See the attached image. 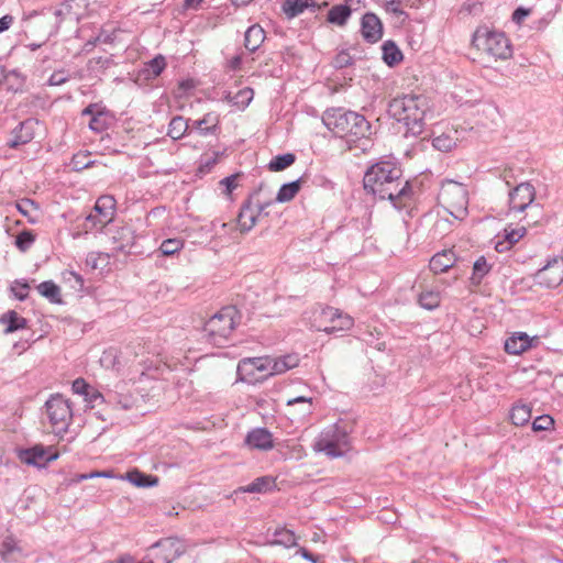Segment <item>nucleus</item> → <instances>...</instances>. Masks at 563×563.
Here are the masks:
<instances>
[{"mask_svg": "<svg viewBox=\"0 0 563 563\" xmlns=\"http://www.w3.org/2000/svg\"><path fill=\"white\" fill-rule=\"evenodd\" d=\"M366 194L379 200H389L396 209L401 203L413 199L415 191L409 179L404 178V170L398 159L383 156L369 165L363 177Z\"/></svg>", "mask_w": 563, "mask_h": 563, "instance_id": "obj_1", "label": "nucleus"}, {"mask_svg": "<svg viewBox=\"0 0 563 563\" xmlns=\"http://www.w3.org/2000/svg\"><path fill=\"white\" fill-rule=\"evenodd\" d=\"M322 123L335 136L344 139L349 148L356 147L358 141L368 140L373 133L372 124L363 114L342 107L327 109Z\"/></svg>", "mask_w": 563, "mask_h": 563, "instance_id": "obj_2", "label": "nucleus"}, {"mask_svg": "<svg viewBox=\"0 0 563 563\" xmlns=\"http://www.w3.org/2000/svg\"><path fill=\"white\" fill-rule=\"evenodd\" d=\"M427 99L421 95H404L394 98L388 103L387 112L390 118L405 126L406 137H418L426 131Z\"/></svg>", "mask_w": 563, "mask_h": 563, "instance_id": "obj_3", "label": "nucleus"}, {"mask_svg": "<svg viewBox=\"0 0 563 563\" xmlns=\"http://www.w3.org/2000/svg\"><path fill=\"white\" fill-rule=\"evenodd\" d=\"M251 310L239 299L235 305L223 307L213 314L205 324L203 331L209 341L217 345L225 343L232 331L241 323L246 314L250 319Z\"/></svg>", "mask_w": 563, "mask_h": 563, "instance_id": "obj_4", "label": "nucleus"}, {"mask_svg": "<svg viewBox=\"0 0 563 563\" xmlns=\"http://www.w3.org/2000/svg\"><path fill=\"white\" fill-rule=\"evenodd\" d=\"M352 426L342 420L324 428L313 443V450L331 459L343 456L350 450Z\"/></svg>", "mask_w": 563, "mask_h": 563, "instance_id": "obj_5", "label": "nucleus"}, {"mask_svg": "<svg viewBox=\"0 0 563 563\" xmlns=\"http://www.w3.org/2000/svg\"><path fill=\"white\" fill-rule=\"evenodd\" d=\"M472 46L496 59H507L512 55L510 41L501 31L479 25L472 35Z\"/></svg>", "mask_w": 563, "mask_h": 563, "instance_id": "obj_6", "label": "nucleus"}, {"mask_svg": "<svg viewBox=\"0 0 563 563\" xmlns=\"http://www.w3.org/2000/svg\"><path fill=\"white\" fill-rule=\"evenodd\" d=\"M49 423L57 433H65L73 420V408L68 399L60 394L52 395L45 402Z\"/></svg>", "mask_w": 563, "mask_h": 563, "instance_id": "obj_7", "label": "nucleus"}, {"mask_svg": "<svg viewBox=\"0 0 563 563\" xmlns=\"http://www.w3.org/2000/svg\"><path fill=\"white\" fill-rule=\"evenodd\" d=\"M271 358L268 357H246L242 358L236 367V380L247 384L263 382L271 372Z\"/></svg>", "mask_w": 563, "mask_h": 563, "instance_id": "obj_8", "label": "nucleus"}, {"mask_svg": "<svg viewBox=\"0 0 563 563\" xmlns=\"http://www.w3.org/2000/svg\"><path fill=\"white\" fill-rule=\"evenodd\" d=\"M148 551V556L159 563H172L186 552V547L177 537H168L152 544Z\"/></svg>", "mask_w": 563, "mask_h": 563, "instance_id": "obj_9", "label": "nucleus"}, {"mask_svg": "<svg viewBox=\"0 0 563 563\" xmlns=\"http://www.w3.org/2000/svg\"><path fill=\"white\" fill-rule=\"evenodd\" d=\"M18 455L23 463L38 468L47 466L51 462H54L59 457V453L56 450H53L52 446L46 448L42 444L21 449Z\"/></svg>", "mask_w": 563, "mask_h": 563, "instance_id": "obj_10", "label": "nucleus"}, {"mask_svg": "<svg viewBox=\"0 0 563 563\" xmlns=\"http://www.w3.org/2000/svg\"><path fill=\"white\" fill-rule=\"evenodd\" d=\"M534 283L545 287L555 288L563 282V262L553 258L533 275Z\"/></svg>", "mask_w": 563, "mask_h": 563, "instance_id": "obj_11", "label": "nucleus"}, {"mask_svg": "<svg viewBox=\"0 0 563 563\" xmlns=\"http://www.w3.org/2000/svg\"><path fill=\"white\" fill-rule=\"evenodd\" d=\"M40 121L35 118H27L20 122L11 132V137L7 141V146L18 150L22 145L30 143L35 136V128Z\"/></svg>", "mask_w": 563, "mask_h": 563, "instance_id": "obj_12", "label": "nucleus"}, {"mask_svg": "<svg viewBox=\"0 0 563 563\" xmlns=\"http://www.w3.org/2000/svg\"><path fill=\"white\" fill-rule=\"evenodd\" d=\"M536 189L530 183H521L509 191L510 210L522 212L534 200Z\"/></svg>", "mask_w": 563, "mask_h": 563, "instance_id": "obj_13", "label": "nucleus"}, {"mask_svg": "<svg viewBox=\"0 0 563 563\" xmlns=\"http://www.w3.org/2000/svg\"><path fill=\"white\" fill-rule=\"evenodd\" d=\"M361 33L367 43H377L383 37V22L375 13L366 12L361 19Z\"/></svg>", "mask_w": 563, "mask_h": 563, "instance_id": "obj_14", "label": "nucleus"}, {"mask_svg": "<svg viewBox=\"0 0 563 563\" xmlns=\"http://www.w3.org/2000/svg\"><path fill=\"white\" fill-rule=\"evenodd\" d=\"M71 390L74 394L82 396L90 408H95L96 404L112 402L111 399L107 400L97 388L88 384L82 377H78L73 382Z\"/></svg>", "mask_w": 563, "mask_h": 563, "instance_id": "obj_15", "label": "nucleus"}, {"mask_svg": "<svg viewBox=\"0 0 563 563\" xmlns=\"http://www.w3.org/2000/svg\"><path fill=\"white\" fill-rule=\"evenodd\" d=\"M540 342L538 336L530 338L525 332H516L505 341V351L508 354L519 355Z\"/></svg>", "mask_w": 563, "mask_h": 563, "instance_id": "obj_16", "label": "nucleus"}, {"mask_svg": "<svg viewBox=\"0 0 563 563\" xmlns=\"http://www.w3.org/2000/svg\"><path fill=\"white\" fill-rule=\"evenodd\" d=\"M257 194V190L250 195L242 203L239 216L238 225L241 232L245 233L251 231L256 224L258 212H255L253 203V196Z\"/></svg>", "mask_w": 563, "mask_h": 563, "instance_id": "obj_17", "label": "nucleus"}, {"mask_svg": "<svg viewBox=\"0 0 563 563\" xmlns=\"http://www.w3.org/2000/svg\"><path fill=\"white\" fill-rule=\"evenodd\" d=\"M244 443L251 449L267 451L274 448L273 434L266 428H255L247 432Z\"/></svg>", "mask_w": 563, "mask_h": 563, "instance_id": "obj_18", "label": "nucleus"}, {"mask_svg": "<svg viewBox=\"0 0 563 563\" xmlns=\"http://www.w3.org/2000/svg\"><path fill=\"white\" fill-rule=\"evenodd\" d=\"M459 261L460 257L456 255L453 249L443 250L441 252L435 253L431 257L429 262V267L434 274H441L454 267L459 263Z\"/></svg>", "mask_w": 563, "mask_h": 563, "instance_id": "obj_19", "label": "nucleus"}, {"mask_svg": "<svg viewBox=\"0 0 563 563\" xmlns=\"http://www.w3.org/2000/svg\"><path fill=\"white\" fill-rule=\"evenodd\" d=\"M115 211V199L113 196L103 195L99 197L93 207V213L98 216L101 227H106L113 220Z\"/></svg>", "mask_w": 563, "mask_h": 563, "instance_id": "obj_20", "label": "nucleus"}, {"mask_svg": "<svg viewBox=\"0 0 563 563\" xmlns=\"http://www.w3.org/2000/svg\"><path fill=\"white\" fill-rule=\"evenodd\" d=\"M0 324L4 325L3 333L10 334L29 328V320L21 317L15 310H8L0 316Z\"/></svg>", "mask_w": 563, "mask_h": 563, "instance_id": "obj_21", "label": "nucleus"}, {"mask_svg": "<svg viewBox=\"0 0 563 563\" xmlns=\"http://www.w3.org/2000/svg\"><path fill=\"white\" fill-rule=\"evenodd\" d=\"M266 38V33L260 24H253L244 33V47L249 53H255Z\"/></svg>", "mask_w": 563, "mask_h": 563, "instance_id": "obj_22", "label": "nucleus"}, {"mask_svg": "<svg viewBox=\"0 0 563 563\" xmlns=\"http://www.w3.org/2000/svg\"><path fill=\"white\" fill-rule=\"evenodd\" d=\"M166 58L158 54L154 58L144 64V67L139 70V78L151 80L158 77L166 68Z\"/></svg>", "mask_w": 563, "mask_h": 563, "instance_id": "obj_23", "label": "nucleus"}, {"mask_svg": "<svg viewBox=\"0 0 563 563\" xmlns=\"http://www.w3.org/2000/svg\"><path fill=\"white\" fill-rule=\"evenodd\" d=\"M190 128L197 130L199 134L203 136L217 135L220 130L219 119L216 114L209 112L201 119L194 121Z\"/></svg>", "mask_w": 563, "mask_h": 563, "instance_id": "obj_24", "label": "nucleus"}, {"mask_svg": "<svg viewBox=\"0 0 563 563\" xmlns=\"http://www.w3.org/2000/svg\"><path fill=\"white\" fill-rule=\"evenodd\" d=\"M123 479H126L135 487L147 488L154 487L158 483V477L155 475L143 473L137 468L130 470L122 476Z\"/></svg>", "mask_w": 563, "mask_h": 563, "instance_id": "obj_25", "label": "nucleus"}, {"mask_svg": "<svg viewBox=\"0 0 563 563\" xmlns=\"http://www.w3.org/2000/svg\"><path fill=\"white\" fill-rule=\"evenodd\" d=\"M351 7L345 3L333 5L327 13V22L336 26L346 25L352 15Z\"/></svg>", "mask_w": 563, "mask_h": 563, "instance_id": "obj_26", "label": "nucleus"}, {"mask_svg": "<svg viewBox=\"0 0 563 563\" xmlns=\"http://www.w3.org/2000/svg\"><path fill=\"white\" fill-rule=\"evenodd\" d=\"M274 486L275 482L272 476H261L249 485L239 487L234 493L263 494L272 490Z\"/></svg>", "mask_w": 563, "mask_h": 563, "instance_id": "obj_27", "label": "nucleus"}, {"mask_svg": "<svg viewBox=\"0 0 563 563\" xmlns=\"http://www.w3.org/2000/svg\"><path fill=\"white\" fill-rule=\"evenodd\" d=\"M492 269L493 265L488 264L484 255H481L473 264L470 284L476 287L479 286Z\"/></svg>", "mask_w": 563, "mask_h": 563, "instance_id": "obj_28", "label": "nucleus"}, {"mask_svg": "<svg viewBox=\"0 0 563 563\" xmlns=\"http://www.w3.org/2000/svg\"><path fill=\"white\" fill-rule=\"evenodd\" d=\"M382 58L384 63L389 67L397 66L404 59L402 52L400 51L398 45L391 40L384 42V44L382 45Z\"/></svg>", "mask_w": 563, "mask_h": 563, "instance_id": "obj_29", "label": "nucleus"}, {"mask_svg": "<svg viewBox=\"0 0 563 563\" xmlns=\"http://www.w3.org/2000/svg\"><path fill=\"white\" fill-rule=\"evenodd\" d=\"M302 183H305L303 176L294 181L283 184L277 191L275 200L279 203L291 201L301 189Z\"/></svg>", "mask_w": 563, "mask_h": 563, "instance_id": "obj_30", "label": "nucleus"}, {"mask_svg": "<svg viewBox=\"0 0 563 563\" xmlns=\"http://www.w3.org/2000/svg\"><path fill=\"white\" fill-rule=\"evenodd\" d=\"M271 372L268 375L282 374L299 364L298 354H287L275 360H271Z\"/></svg>", "mask_w": 563, "mask_h": 563, "instance_id": "obj_31", "label": "nucleus"}, {"mask_svg": "<svg viewBox=\"0 0 563 563\" xmlns=\"http://www.w3.org/2000/svg\"><path fill=\"white\" fill-rule=\"evenodd\" d=\"M113 121V115L110 113L109 110H107L104 107H102L98 113L93 115L89 120V129L92 130L96 133H102L106 131Z\"/></svg>", "mask_w": 563, "mask_h": 563, "instance_id": "obj_32", "label": "nucleus"}, {"mask_svg": "<svg viewBox=\"0 0 563 563\" xmlns=\"http://www.w3.org/2000/svg\"><path fill=\"white\" fill-rule=\"evenodd\" d=\"M36 289L41 296L48 299L52 303L62 305L64 302L60 295V288L53 280L42 282L36 286Z\"/></svg>", "mask_w": 563, "mask_h": 563, "instance_id": "obj_33", "label": "nucleus"}, {"mask_svg": "<svg viewBox=\"0 0 563 563\" xmlns=\"http://www.w3.org/2000/svg\"><path fill=\"white\" fill-rule=\"evenodd\" d=\"M189 128L188 120L181 115H176L168 124L167 135L175 141L180 140L186 135Z\"/></svg>", "mask_w": 563, "mask_h": 563, "instance_id": "obj_34", "label": "nucleus"}, {"mask_svg": "<svg viewBox=\"0 0 563 563\" xmlns=\"http://www.w3.org/2000/svg\"><path fill=\"white\" fill-rule=\"evenodd\" d=\"M115 241H121L120 244L117 246V250L120 252L125 253H132V247L134 246V231L129 228L124 227L120 231H118V236L113 238Z\"/></svg>", "mask_w": 563, "mask_h": 563, "instance_id": "obj_35", "label": "nucleus"}, {"mask_svg": "<svg viewBox=\"0 0 563 563\" xmlns=\"http://www.w3.org/2000/svg\"><path fill=\"white\" fill-rule=\"evenodd\" d=\"M296 159L297 157L294 153L278 154L269 161L267 167L271 172H282L290 167Z\"/></svg>", "mask_w": 563, "mask_h": 563, "instance_id": "obj_36", "label": "nucleus"}, {"mask_svg": "<svg viewBox=\"0 0 563 563\" xmlns=\"http://www.w3.org/2000/svg\"><path fill=\"white\" fill-rule=\"evenodd\" d=\"M114 65V60L111 57H92L87 63V70L90 75L99 76Z\"/></svg>", "mask_w": 563, "mask_h": 563, "instance_id": "obj_37", "label": "nucleus"}, {"mask_svg": "<svg viewBox=\"0 0 563 563\" xmlns=\"http://www.w3.org/2000/svg\"><path fill=\"white\" fill-rule=\"evenodd\" d=\"M4 81L8 90L12 92H22L25 85V76H23L18 69H12L4 75Z\"/></svg>", "mask_w": 563, "mask_h": 563, "instance_id": "obj_38", "label": "nucleus"}, {"mask_svg": "<svg viewBox=\"0 0 563 563\" xmlns=\"http://www.w3.org/2000/svg\"><path fill=\"white\" fill-rule=\"evenodd\" d=\"M354 324V320L351 316L346 313H341V316L336 319V322L330 325H325L321 329L323 332L328 334H336L339 332H345L350 330Z\"/></svg>", "mask_w": 563, "mask_h": 563, "instance_id": "obj_39", "label": "nucleus"}, {"mask_svg": "<svg viewBox=\"0 0 563 563\" xmlns=\"http://www.w3.org/2000/svg\"><path fill=\"white\" fill-rule=\"evenodd\" d=\"M89 152H78L73 155L68 166L71 170L81 172L86 168H90L96 164V161L90 158Z\"/></svg>", "mask_w": 563, "mask_h": 563, "instance_id": "obj_40", "label": "nucleus"}, {"mask_svg": "<svg viewBox=\"0 0 563 563\" xmlns=\"http://www.w3.org/2000/svg\"><path fill=\"white\" fill-rule=\"evenodd\" d=\"M531 418V408L528 405H515L510 410V420L515 426H525Z\"/></svg>", "mask_w": 563, "mask_h": 563, "instance_id": "obj_41", "label": "nucleus"}, {"mask_svg": "<svg viewBox=\"0 0 563 563\" xmlns=\"http://www.w3.org/2000/svg\"><path fill=\"white\" fill-rule=\"evenodd\" d=\"M282 10L288 20H291L301 13L305 10H308L306 7V2L303 0H284L282 3Z\"/></svg>", "mask_w": 563, "mask_h": 563, "instance_id": "obj_42", "label": "nucleus"}, {"mask_svg": "<svg viewBox=\"0 0 563 563\" xmlns=\"http://www.w3.org/2000/svg\"><path fill=\"white\" fill-rule=\"evenodd\" d=\"M16 210L24 217L27 218V222L31 224L37 223V218L32 217L30 209L40 210V203L30 198H23L15 202Z\"/></svg>", "mask_w": 563, "mask_h": 563, "instance_id": "obj_43", "label": "nucleus"}, {"mask_svg": "<svg viewBox=\"0 0 563 563\" xmlns=\"http://www.w3.org/2000/svg\"><path fill=\"white\" fill-rule=\"evenodd\" d=\"M441 297L439 291H422L418 297V303L426 310H434L440 306Z\"/></svg>", "mask_w": 563, "mask_h": 563, "instance_id": "obj_44", "label": "nucleus"}, {"mask_svg": "<svg viewBox=\"0 0 563 563\" xmlns=\"http://www.w3.org/2000/svg\"><path fill=\"white\" fill-rule=\"evenodd\" d=\"M254 90L250 87L240 89L233 97L228 96L230 102L236 106L239 109H245L253 100Z\"/></svg>", "mask_w": 563, "mask_h": 563, "instance_id": "obj_45", "label": "nucleus"}, {"mask_svg": "<svg viewBox=\"0 0 563 563\" xmlns=\"http://www.w3.org/2000/svg\"><path fill=\"white\" fill-rule=\"evenodd\" d=\"M274 537L275 544L284 545L286 548L294 547L297 543V539L294 531L288 530L286 528L276 529V531L274 532Z\"/></svg>", "mask_w": 563, "mask_h": 563, "instance_id": "obj_46", "label": "nucleus"}, {"mask_svg": "<svg viewBox=\"0 0 563 563\" xmlns=\"http://www.w3.org/2000/svg\"><path fill=\"white\" fill-rule=\"evenodd\" d=\"M36 235L32 230L24 229L15 238V246L21 252H26L35 242Z\"/></svg>", "mask_w": 563, "mask_h": 563, "instance_id": "obj_47", "label": "nucleus"}, {"mask_svg": "<svg viewBox=\"0 0 563 563\" xmlns=\"http://www.w3.org/2000/svg\"><path fill=\"white\" fill-rule=\"evenodd\" d=\"M223 155V152H213L211 156L203 155L200 158L199 166L197 168V173L199 175H206L212 170V168L217 165L219 157Z\"/></svg>", "mask_w": 563, "mask_h": 563, "instance_id": "obj_48", "label": "nucleus"}, {"mask_svg": "<svg viewBox=\"0 0 563 563\" xmlns=\"http://www.w3.org/2000/svg\"><path fill=\"white\" fill-rule=\"evenodd\" d=\"M62 276H63V280L65 283L69 284V286L73 289H75L77 291H81L84 289L85 279L80 274H78L74 271L66 269L62 273Z\"/></svg>", "mask_w": 563, "mask_h": 563, "instance_id": "obj_49", "label": "nucleus"}, {"mask_svg": "<svg viewBox=\"0 0 563 563\" xmlns=\"http://www.w3.org/2000/svg\"><path fill=\"white\" fill-rule=\"evenodd\" d=\"M184 246V241L180 239L164 240L159 246V251L165 256H170L179 252Z\"/></svg>", "mask_w": 563, "mask_h": 563, "instance_id": "obj_50", "label": "nucleus"}, {"mask_svg": "<svg viewBox=\"0 0 563 563\" xmlns=\"http://www.w3.org/2000/svg\"><path fill=\"white\" fill-rule=\"evenodd\" d=\"M30 285L26 279H15L11 286V291L15 299L24 301L29 296Z\"/></svg>", "mask_w": 563, "mask_h": 563, "instance_id": "obj_51", "label": "nucleus"}, {"mask_svg": "<svg viewBox=\"0 0 563 563\" xmlns=\"http://www.w3.org/2000/svg\"><path fill=\"white\" fill-rule=\"evenodd\" d=\"M15 552L21 554L22 549L19 547L18 541L15 540L14 537L8 536L1 544L0 553L5 559H8L9 556L13 555Z\"/></svg>", "mask_w": 563, "mask_h": 563, "instance_id": "obj_52", "label": "nucleus"}, {"mask_svg": "<svg viewBox=\"0 0 563 563\" xmlns=\"http://www.w3.org/2000/svg\"><path fill=\"white\" fill-rule=\"evenodd\" d=\"M354 64V58L347 49L340 51L333 58L332 65L336 69H342Z\"/></svg>", "mask_w": 563, "mask_h": 563, "instance_id": "obj_53", "label": "nucleus"}, {"mask_svg": "<svg viewBox=\"0 0 563 563\" xmlns=\"http://www.w3.org/2000/svg\"><path fill=\"white\" fill-rule=\"evenodd\" d=\"M432 145L435 150L445 153L455 146V142L451 136L442 134L432 140Z\"/></svg>", "mask_w": 563, "mask_h": 563, "instance_id": "obj_54", "label": "nucleus"}, {"mask_svg": "<svg viewBox=\"0 0 563 563\" xmlns=\"http://www.w3.org/2000/svg\"><path fill=\"white\" fill-rule=\"evenodd\" d=\"M554 424V420L549 415L538 416L532 422V430L538 431H547Z\"/></svg>", "mask_w": 563, "mask_h": 563, "instance_id": "obj_55", "label": "nucleus"}, {"mask_svg": "<svg viewBox=\"0 0 563 563\" xmlns=\"http://www.w3.org/2000/svg\"><path fill=\"white\" fill-rule=\"evenodd\" d=\"M70 79L67 70L58 69L52 73L47 80V86H62Z\"/></svg>", "mask_w": 563, "mask_h": 563, "instance_id": "obj_56", "label": "nucleus"}, {"mask_svg": "<svg viewBox=\"0 0 563 563\" xmlns=\"http://www.w3.org/2000/svg\"><path fill=\"white\" fill-rule=\"evenodd\" d=\"M527 229L525 227L517 229H505V241L509 244V246L516 244L520 241V239L526 234Z\"/></svg>", "mask_w": 563, "mask_h": 563, "instance_id": "obj_57", "label": "nucleus"}, {"mask_svg": "<svg viewBox=\"0 0 563 563\" xmlns=\"http://www.w3.org/2000/svg\"><path fill=\"white\" fill-rule=\"evenodd\" d=\"M98 216H96L93 212H90L84 220L82 222V230L85 232H89V231H92V230H98V229H102L103 227H101V222L98 221Z\"/></svg>", "mask_w": 563, "mask_h": 563, "instance_id": "obj_58", "label": "nucleus"}, {"mask_svg": "<svg viewBox=\"0 0 563 563\" xmlns=\"http://www.w3.org/2000/svg\"><path fill=\"white\" fill-rule=\"evenodd\" d=\"M341 313H343L341 310L331 306H325L321 310V318L324 321H329L330 324H333L334 322H336V319L341 316Z\"/></svg>", "mask_w": 563, "mask_h": 563, "instance_id": "obj_59", "label": "nucleus"}, {"mask_svg": "<svg viewBox=\"0 0 563 563\" xmlns=\"http://www.w3.org/2000/svg\"><path fill=\"white\" fill-rule=\"evenodd\" d=\"M341 313H343L341 310L331 306H325L321 310V318L324 321H329L330 324H333L334 322H336V319L341 316Z\"/></svg>", "mask_w": 563, "mask_h": 563, "instance_id": "obj_60", "label": "nucleus"}, {"mask_svg": "<svg viewBox=\"0 0 563 563\" xmlns=\"http://www.w3.org/2000/svg\"><path fill=\"white\" fill-rule=\"evenodd\" d=\"M531 13V10L525 7H518L515 9L511 15L512 22L516 24H521L527 16H529Z\"/></svg>", "mask_w": 563, "mask_h": 563, "instance_id": "obj_61", "label": "nucleus"}, {"mask_svg": "<svg viewBox=\"0 0 563 563\" xmlns=\"http://www.w3.org/2000/svg\"><path fill=\"white\" fill-rule=\"evenodd\" d=\"M241 174H233L224 177L220 184L225 187V194L230 195L236 188V178L240 177Z\"/></svg>", "mask_w": 563, "mask_h": 563, "instance_id": "obj_62", "label": "nucleus"}, {"mask_svg": "<svg viewBox=\"0 0 563 563\" xmlns=\"http://www.w3.org/2000/svg\"><path fill=\"white\" fill-rule=\"evenodd\" d=\"M400 0H390L386 1L385 9L388 12H391L395 15H404L405 18H408L407 12H405L400 7Z\"/></svg>", "mask_w": 563, "mask_h": 563, "instance_id": "obj_63", "label": "nucleus"}, {"mask_svg": "<svg viewBox=\"0 0 563 563\" xmlns=\"http://www.w3.org/2000/svg\"><path fill=\"white\" fill-rule=\"evenodd\" d=\"M243 63L242 54H236L227 63V68L232 71H236L241 69Z\"/></svg>", "mask_w": 563, "mask_h": 563, "instance_id": "obj_64", "label": "nucleus"}]
</instances>
